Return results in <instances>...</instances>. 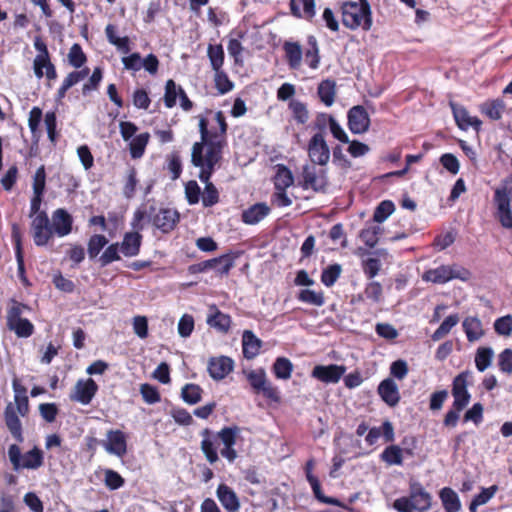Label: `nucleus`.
Here are the masks:
<instances>
[{
	"label": "nucleus",
	"instance_id": "8fccbe9b",
	"mask_svg": "<svg viewBox=\"0 0 512 512\" xmlns=\"http://www.w3.org/2000/svg\"><path fill=\"white\" fill-rule=\"evenodd\" d=\"M341 273L342 267L340 264H331L322 270L321 282L326 287H332L339 279Z\"/></svg>",
	"mask_w": 512,
	"mask_h": 512
},
{
	"label": "nucleus",
	"instance_id": "bb28decb",
	"mask_svg": "<svg viewBox=\"0 0 512 512\" xmlns=\"http://www.w3.org/2000/svg\"><path fill=\"white\" fill-rule=\"evenodd\" d=\"M216 495L221 505L228 512H236L240 508V501L234 490L228 485L221 483L218 485Z\"/></svg>",
	"mask_w": 512,
	"mask_h": 512
},
{
	"label": "nucleus",
	"instance_id": "ea45409f",
	"mask_svg": "<svg viewBox=\"0 0 512 512\" xmlns=\"http://www.w3.org/2000/svg\"><path fill=\"white\" fill-rule=\"evenodd\" d=\"M149 139L150 134L148 132H144L136 135L130 140L129 152L133 159L141 158L144 155Z\"/></svg>",
	"mask_w": 512,
	"mask_h": 512
},
{
	"label": "nucleus",
	"instance_id": "9b49d317",
	"mask_svg": "<svg viewBox=\"0 0 512 512\" xmlns=\"http://www.w3.org/2000/svg\"><path fill=\"white\" fill-rule=\"evenodd\" d=\"M494 217L505 229H512V210L509 192L506 187L496 188L493 196Z\"/></svg>",
	"mask_w": 512,
	"mask_h": 512
},
{
	"label": "nucleus",
	"instance_id": "f3484780",
	"mask_svg": "<svg viewBox=\"0 0 512 512\" xmlns=\"http://www.w3.org/2000/svg\"><path fill=\"white\" fill-rule=\"evenodd\" d=\"M98 388L97 383L92 378L80 379L76 382L73 392L70 394V400L88 405L96 395Z\"/></svg>",
	"mask_w": 512,
	"mask_h": 512
},
{
	"label": "nucleus",
	"instance_id": "7c9ffc66",
	"mask_svg": "<svg viewBox=\"0 0 512 512\" xmlns=\"http://www.w3.org/2000/svg\"><path fill=\"white\" fill-rule=\"evenodd\" d=\"M207 323L221 333H227L231 327L232 319L228 314L220 311L216 305L210 307Z\"/></svg>",
	"mask_w": 512,
	"mask_h": 512
},
{
	"label": "nucleus",
	"instance_id": "473e14b6",
	"mask_svg": "<svg viewBox=\"0 0 512 512\" xmlns=\"http://www.w3.org/2000/svg\"><path fill=\"white\" fill-rule=\"evenodd\" d=\"M307 45V49L303 52L305 62L310 69L316 70L318 69L321 60L320 48L316 37L309 35L307 37Z\"/></svg>",
	"mask_w": 512,
	"mask_h": 512
},
{
	"label": "nucleus",
	"instance_id": "a18cd8bd",
	"mask_svg": "<svg viewBox=\"0 0 512 512\" xmlns=\"http://www.w3.org/2000/svg\"><path fill=\"white\" fill-rule=\"evenodd\" d=\"M207 56L214 72H218L219 69H222L225 54L221 44H209L207 48Z\"/></svg>",
	"mask_w": 512,
	"mask_h": 512
},
{
	"label": "nucleus",
	"instance_id": "f704fd0d",
	"mask_svg": "<svg viewBox=\"0 0 512 512\" xmlns=\"http://www.w3.org/2000/svg\"><path fill=\"white\" fill-rule=\"evenodd\" d=\"M462 326L469 342L477 341L484 335L482 322L476 316L466 317Z\"/></svg>",
	"mask_w": 512,
	"mask_h": 512
},
{
	"label": "nucleus",
	"instance_id": "774afa93",
	"mask_svg": "<svg viewBox=\"0 0 512 512\" xmlns=\"http://www.w3.org/2000/svg\"><path fill=\"white\" fill-rule=\"evenodd\" d=\"M498 367L501 372L512 374V349L506 348L498 355Z\"/></svg>",
	"mask_w": 512,
	"mask_h": 512
},
{
	"label": "nucleus",
	"instance_id": "c9c22d12",
	"mask_svg": "<svg viewBox=\"0 0 512 512\" xmlns=\"http://www.w3.org/2000/svg\"><path fill=\"white\" fill-rule=\"evenodd\" d=\"M317 94L320 98L321 102L330 107L336 97V82L333 79H324L322 80L317 88Z\"/></svg>",
	"mask_w": 512,
	"mask_h": 512
},
{
	"label": "nucleus",
	"instance_id": "de8ad7c7",
	"mask_svg": "<svg viewBox=\"0 0 512 512\" xmlns=\"http://www.w3.org/2000/svg\"><path fill=\"white\" fill-rule=\"evenodd\" d=\"M35 76L41 79L46 76L48 80H55L57 78V71L55 65L51 60L41 61L39 60L36 65L33 66Z\"/></svg>",
	"mask_w": 512,
	"mask_h": 512
},
{
	"label": "nucleus",
	"instance_id": "5fc2aeb1",
	"mask_svg": "<svg viewBox=\"0 0 512 512\" xmlns=\"http://www.w3.org/2000/svg\"><path fill=\"white\" fill-rule=\"evenodd\" d=\"M202 388L193 383L186 384L181 391V396L184 402L194 405L201 400Z\"/></svg>",
	"mask_w": 512,
	"mask_h": 512
},
{
	"label": "nucleus",
	"instance_id": "393cba45",
	"mask_svg": "<svg viewBox=\"0 0 512 512\" xmlns=\"http://www.w3.org/2000/svg\"><path fill=\"white\" fill-rule=\"evenodd\" d=\"M282 49L284 58L291 70H299L302 65L303 50L299 42L285 41Z\"/></svg>",
	"mask_w": 512,
	"mask_h": 512
},
{
	"label": "nucleus",
	"instance_id": "603ef678",
	"mask_svg": "<svg viewBox=\"0 0 512 512\" xmlns=\"http://www.w3.org/2000/svg\"><path fill=\"white\" fill-rule=\"evenodd\" d=\"M297 299L303 303L314 305V306H322L325 303V298L323 292H316L310 289H302L298 295Z\"/></svg>",
	"mask_w": 512,
	"mask_h": 512
},
{
	"label": "nucleus",
	"instance_id": "ddd939ff",
	"mask_svg": "<svg viewBox=\"0 0 512 512\" xmlns=\"http://www.w3.org/2000/svg\"><path fill=\"white\" fill-rule=\"evenodd\" d=\"M149 217L152 224L163 233L171 232L179 222V213L171 208H160L150 206Z\"/></svg>",
	"mask_w": 512,
	"mask_h": 512
},
{
	"label": "nucleus",
	"instance_id": "3c124183",
	"mask_svg": "<svg viewBox=\"0 0 512 512\" xmlns=\"http://www.w3.org/2000/svg\"><path fill=\"white\" fill-rule=\"evenodd\" d=\"M108 244L107 238L102 234L92 235L87 244V252L90 259L96 258L101 250Z\"/></svg>",
	"mask_w": 512,
	"mask_h": 512
},
{
	"label": "nucleus",
	"instance_id": "58836bf2",
	"mask_svg": "<svg viewBox=\"0 0 512 512\" xmlns=\"http://www.w3.org/2000/svg\"><path fill=\"white\" fill-rule=\"evenodd\" d=\"M276 174L274 176L275 190L287 189L294 183V176L291 170L284 164L276 165Z\"/></svg>",
	"mask_w": 512,
	"mask_h": 512
},
{
	"label": "nucleus",
	"instance_id": "052dcab7",
	"mask_svg": "<svg viewBox=\"0 0 512 512\" xmlns=\"http://www.w3.org/2000/svg\"><path fill=\"white\" fill-rule=\"evenodd\" d=\"M394 210V203L390 200H384L376 207L373 214V220L377 223H382L394 212Z\"/></svg>",
	"mask_w": 512,
	"mask_h": 512
},
{
	"label": "nucleus",
	"instance_id": "1a4fd4ad",
	"mask_svg": "<svg viewBox=\"0 0 512 512\" xmlns=\"http://www.w3.org/2000/svg\"><path fill=\"white\" fill-rule=\"evenodd\" d=\"M23 309H28V306L14 302L7 312V327L19 338H28L34 333V325L27 318L21 317Z\"/></svg>",
	"mask_w": 512,
	"mask_h": 512
},
{
	"label": "nucleus",
	"instance_id": "6e6552de",
	"mask_svg": "<svg viewBox=\"0 0 512 512\" xmlns=\"http://www.w3.org/2000/svg\"><path fill=\"white\" fill-rule=\"evenodd\" d=\"M8 457L15 471L36 470L44 464L43 451L36 446L22 455L19 445L12 444L8 448Z\"/></svg>",
	"mask_w": 512,
	"mask_h": 512
},
{
	"label": "nucleus",
	"instance_id": "a211bd4d",
	"mask_svg": "<svg viewBox=\"0 0 512 512\" xmlns=\"http://www.w3.org/2000/svg\"><path fill=\"white\" fill-rule=\"evenodd\" d=\"M346 371L343 365H316L311 371V377L323 383H338Z\"/></svg>",
	"mask_w": 512,
	"mask_h": 512
},
{
	"label": "nucleus",
	"instance_id": "c03bdc74",
	"mask_svg": "<svg viewBox=\"0 0 512 512\" xmlns=\"http://www.w3.org/2000/svg\"><path fill=\"white\" fill-rule=\"evenodd\" d=\"M272 371L276 378L287 380L291 377L293 372V364L286 357H278L276 358Z\"/></svg>",
	"mask_w": 512,
	"mask_h": 512
},
{
	"label": "nucleus",
	"instance_id": "c85d7f7f",
	"mask_svg": "<svg viewBox=\"0 0 512 512\" xmlns=\"http://www.w3.org/2000/svg\"><path fill=\"white\" fill-rule=\"evenodd\" d=\"M383 436L385 442H393L395 439L393 424L386 420L382 423L381 427H372L369 429L368 434L365 437V441L368 445H374L378 439Z\"/></svg>",
	"mask_w": 512,
	"mask_h": 512
},
{
	"label": "nucleus",
	"instance_id": "4d7b16f0",
	"mask_svg": "<svg viewBox=\"0 0 512 512\" xmlns=\"http://www.w3.org/2000/svg\"><path fill=\"white\" fill-rule=\"evenodd\" d=\"M43 117L42 109L38 106L32 107V109L29 112L28 117V126L31 131V134L33 138H36L38 140L40 136V123Z\"/></svg>",
	"mask_w": 512,
	"mask_h": 512
},
{
	"label": "nucleus",
	"instance_id": "79ce46f5",
	"mask_svg": "<svg viewBox=\"0 0 512 512\" xmlns=\"http://www.w3.org/2000/svg\"><path fill=\"white\" fill-rule=\"evenodd\" d=\"M211 261V269H215L220 275H228L234 267L235 256L231 253L223 254L219 257L209 259Z\"/></svg>",
	"mask_w": 512,
	"mask_h": 512
},
{
	"label": "nucleus",
	"instance_id": "f03ea898",
	"mask_svg": "<svg viewBox=\"0 0 512 512\" xmlns=\"http://www.w3.org/2000/svg\"><path fill=\"white\" fill-rule=\"evenodd\" d=\"M240 431L241 428L237 425L225 426L216 434H214L209 428H204L200 433L202 436L200 448L206 460L211 465L215 464L219 460L217 448L213 441V438L216 437L223 444V448L220 450L221 456L229 463H233L238 457V453L234 446L237 443Z\"/></svg>",
	"mask_w": 512,
	"mask_h": 512
},
{
	"label": "nucleus",
	"instance_id": "e2e57ef3",
	"mask_svg": "<svg viewBox=\"0 0 512 512\" xmlns=\"http://www.w3.org/2000/svg\"><path fill=\"white\" fill-rule=\"evenodd\" d=\"M137 184V170L135 169V167H129L127 171L126 181L123 186V194L126 198L130 199L134 196Z\"/></svg>",
	"mask_w": 512,
	"mask_h": 512
},
{
	"label": "nucleus",
	"instance_id": "c756f323",
	"mask_svg": "<svg viewBox=\"0 0 512 512\" xmlns=\"http://www.w3.org/2000/svg\"><path fill=\"white\" fill-rule=\"evenodd\" d=\"M291 14L296 18L312 21L315 17V0H290Z\"/></svg>",
	"mask_w": 512,
	"mask_h": 512
},
{
	"label": "nucleus",
	"instance_id": "0eeeda50",
	"mask_svg": "<svg viewBox=\"0 0 512 512\" xmlns=\"http://www.w3.org/2000/svg\"><path fill=\"white\" fill-rule=\"evenodd\" d=\"M471 276L472 273L469 269L458 263H452L442 264L424 271L422 279L433 284H445L455 279L467 282Z\"/></svg>",
	"mask_w": 512,
	"mask_h": 512
},
{
	"label": "nucleus",
	"instance_id": "bf43d9fd",
	"mask_svg": "<svg viewBox=\"0 0 512 512\" xmlns=\"http://www.w3.org/2000/svg\"><path fill=\"white\" fill-rule=\"evenodd\" d=\"M119 252L121 251L118 242L111 243L109 246H107L99 258L101 266L105 267L112 262L119 261L121 259Z\"/></svg>",
	"mask_w": 512,
	"mask_h": 512
},
{
	"label": "nucleus",
	"instance_id": "dca6fc26",
	"mask_svg": "<svg viewBox=\"0 0 512 512\" xmlns=\"http://www.w3.org/2000/svg\"><path fill=\"white\" fill-rule=\"evenodd\" d=\"M347 124L353 134H363L369 130L371 120L364 106L356 105L349 109Z\"/></svg>",
	"mask_w": 512,
	"mask_h": 512
},
{
	"label": "nucleus",
	"instance_id": "39448f33",
	"mask_svg": "<svg viewBox=\"0 0 512 512\" xmlns=\"http://www.w3.org/2000/svg\"><path fill=\"white\" fill-rule=\"evenodd\" d=\"M342 24L350 29L362 28L369 31L372 27V11L368 0L345 1L341 7Z\"/></svg>",
	"mask_w": 512,
	"mask_h": 512
},
{
	"label": "nucleus",
	"instance_id": "e433bc0d",
	"mask_svg": "<svg viewBox=\"0 0 512 512\" xmlns=\"http://www.w3.org/2000/svg\"><path fill=\"white\" fill-rule=\"evenodd\" d=\"M11 238L14 243L15 257H16V261H17L19 276L23 277V279L26 280L24 277L25 264H24V255H23V247H22V236H21V232L16 224H14L12 226Z\"/></svg>",
	"mask_w": 512,
	"mask_h": 512
},
{
	"label": "nucleus",
	"instance_id": "cd10ccee",
	"mask_svg": "<svg viewBox=\"0 0 512 512\" xmlns=\"http://www.w3.org/2000/svg\"><path fill=\"white\" fill-rule=\"evenodd\" d=\"M262 344V340L253 331L244 330L242 334V353L245 359L252 360L258 356Z\"/></svg>",
	"mask_w": 512,
	"mask_h": 512
},
{
	"label": "nucleus",
	"instance_id": "9d476101",
	"mask_svg": "<svg viewBox=\"0 0 512 512\" xmlns=\"http://www.w3.org/2000/svg\"><path fill=\"white\" fill-rule=\"evenodd\" d=\"M247 381L254 393L262 395L273 402L280 401L278 389L267 380L265 370L260 368L258 370H251L246 374Z\"/></svg>",
	"mask_w": 512,
	"mask_h": 512
},
{
	"label": "nucleus",
	"instance_id": "f8f14e48",
	"mask_svg": "<svg viewBox=\"0 0 512 512\" xmlns=\"http://www.w3.org/2000/svg\"><path fill=\"white\" fill-rule=\"evenodd\" d=\"M31 231L34 244L38 247L47 245L50 239H52L54 232L45 211H41L33 217Z\"/></svg>",
	"mask_w": 512,
	"mask_h": 512
},
{
	"label": "nucleus",
	"instance_id": "7ed1b4c3",
	"mask_svg": "<svg viewBox=\"0 0 512 512\" xmlns=\"http://www.w3.org/2000/svg\"><path fill=\"white\" fill-rule=\"evenodd\" d=\"M13 388L15 391V406L12 403L7 404L4 410V420L6 427L16 442L23 443V429L17 413H19L22 417L27 416L29 412V400L26 395V388L24 386H21L16 381H14Z\"/></svg>",
	"mask_w": 512,
	"mask_h": 512
},
{
	"label": "nucleus",
	"instance_id": "49530a36",
	"mask_svg": "<svg viewBox=\"0 0 512 512\" xmlns=\"http://www.w3.org/2000/svg\"><path fill=\"white\" fill-rule=\"evenodd\" d=\"M460 321L458 314L449 315L431 335L433 341H439L450 333L452 328Z\"/></svg>",
	"mask_w": 512,
	"mask_h": 512
},
{
	"label": "nucleus",
	"instance_id": "680f3d73",
	"mask_svg": "<svg viewBox=\"0 0 512 512\" xmlns=\"http://www.w3.org/2000/svg\"><path fill=\"white\" fill-rule=\"evenodd\" d=\"M361 267L366 278L372 280L381 270V261L379 258H367L362 260Z\"/></svg>",
	"mask_w": 512,
	"mask_h": 512
},
{
	"label": "nucleus",
	"instance_id": "423d86ee",
	"mask_svg": "<svg viewBox=\"0 0 512 512\" xmlns=\"http://www.w3.org/2000/svg\"><path fill=\"white\" fill-rule=\"evenodd\" d=\"M433 497L418 481L409 483V494L394 500L397 512H427L432 508Z\"/></svg>",
	"mask_w": 512,
	"mask_h": 512
},
{
	"label": "nucleus",
	"instance_id": "412c9836",
	"mask_svg": "<svg viewBox=\"0 0 512 512\" xmlns=\"http://www.w3.org/2000/svg\"><path fill=\"white\" fill-rule=\"evenodd\" d=\"M234 367V362L227 356L212 357L208 362V372L214 380L224 379Z\"/></svg>",
	"mask_w": 512,
	"mask_h": 512
},
{
	"label": "nucleus",
	"instance_id": "09e8293b",
	"mask_svg": "<svg viewBox=\"0 0 512 512\" xmlns=\"http://www.w3.org/2000/svg\"><path fill=\"white\" fill-rule=\"evenodd\" d=\"M494 352L490 347H479L475 354V366L479 372L485 371L492 362Z\"/></svg>",
	"mask_w": 512,
	"mask_h": 512
},
{
	"label": "nucleus",
	"instance_id": "4468645a",
	"mask_svg": "<svg viewBox=\"0 0 512 512\" xmlns=\"http://www.w3.org/2000/svg\"><path fill=\"white\" fill-rule=\"evenodd\" d=\"M302 188L312 189L315 192H324L328 186L325 169H316L314 165H305L302 170Z\"/></svg>",
	"mask_w": 512,
	"mask_h": 512
},
{
	"label": "nucleus",
	"instance_id": "6ab92c4d",
	"mask_svg": "<svg viewBox=\"0 0 512 512\" xmlns=\"http://www.w3.org/2000/svg\"><path fill=\"white\" fill-rule=\"evenodd\" d=\"M107 440L103 441V447L112 455L122 458L127 453V436L119 429H111L106 434Z\"/></svg>",
	"mask_w": 512,
	"mask_h": 512
},
{
	"label": "nucleus",
	"instance_id": "f257e3e1",
	"mask_svg": "<svg viewBox=\"0 0 512 512\" xmlns=\"http://www.w3.org/2000/svg\"><path fill=\"white\" fill-rule=\"evenodd\" d=\"M198 118L201 141L195 142L192 146L191 163L200 168L198 177L205 184L202 205L212 207L219 202V191L210 179L222 160L223 145L215 139L217 135L210 137L207 130L208 120L204 116Z\"/></svg>",
	"mask_w": 512,
	"mask_h": 512
},
{
	"label": "nucleus",
	"instance_id": "5701e85b",
	"mask_svg": "<svg viewBox=\"0 0 512 512\" xmlns=\"http://www.w3.org/2000/svg\"><path fill=\"white\" fill-rule=\"evenodd\" d=\"M52 220L53 232L59 237H64L71 233L73 218L65 209H56L52 214Z\"/></svg>",
	"mask_w": 512,
	"mask_h": 512
},
{
	"label": "nucleus",
	"instance_id": "4be33fe9",
	"mask_svg": "<svg viewBox=\"0 0 512 512\" xmlns=\"http://www.w3.org/2000/svg\"><path fill=\"white\" fill-rule=\"evenodd\" d=\"M450 106L455 122L461 130L465 131L469 127L474 128L476 131L481 129L482 121L478 117L470 116L465 107L455 103H451Z\"/></svg>",
	"mask_w": 512,
	"mask_h": 512
},
{
	"label": "nucleus",
	"instance_id": "a19ab883",
	"mask_svg": "<svg viewBox=\"0 0 512 512\" xmlns=\"http://www.w3.org/2000/svg\"><path fill=\"white\" fill-rule=\"evenodd\" d=\"M311 486L314 497L321 503L333 505L337 507H344L341 501L334 497L324 495L321 487V483L317 477H309L307 480Z\"/></svg>",
	"mask_w": 512,
	"mask_h": 512
},
{
	"label": "nucleus",
	"instance_id": "6e6d98bb",
	"mask_svg": "<svg viewBox=\"0 0 512 512\" xmlns=\"http://www.w3.org/2000/svg\"><path fill=\"white\" fill-rule=\"evenodd\" d=\"M69 64L75 69H80L87 62V56L80 44L74 43L68 53Z\"/></svg>",
	"mask_w": 512,
	"mask_h": 512
},
{
	"label": "nucleus",
	"instance_id": "0e129e2a",
	"mask_svg": "<svg viewBox=\"0 0 512 512\" xmlns=\"http://www.w3.org/2000/svg\"><path fill=\"white\" fill-rule=\"evenodd\" d=\"M364 296L374 303H379L383 297V287L378 281H370L364 288Z\"/></svg>",
	"mask_w": 512,
	"mask_h": 512
},
{
	"label": "nucleus",
	"instance_id": "72a5a7b5",
	"mask_svg": "<svg viewBox=\"0 0 512 512\" xmlns=\"http://www.w3.org/2000/svg\"><path fill=\"white\" fill-rule=\"evenodd\" d=\"M439 498L441 500L445 512H459L461 509V501L458 494L450 487H444L439 491Z\"/></svg>",
	"mask_w": 512,
	"mask_h": 512
},
{
	"label": "nucleus",
	"instance_id": "4c0bfd02",
	"mask_svg": "<svg viewBox=\"0 0 512 512\" xmlns=\"http://www.w3.org/2000/svg\"><path fill=\"white\" fill-rule=\"evenodd\" d=\"M505 103L501 99H493L484 102L480 106L482 114L487 116L490 120H500L505 111Z\"/></svg>",
	"mask_w": 512,
	"mask_h": 512
},
{
	"label": "nucleus",
	"instance_id": "37998d69",
	"mask_svg": "<svg viewBox=\"0 0 512 512\" xmlns=\"http://www.w3.org/2000/svg\"><path fill=\"white\" fill-rule=\"evenodd\" d=\"M180 90L183 88L176 84L173 79H168L165 83V92H164V105L166 108H173L177 103V98L180 95Z\"/></svg>",
	"mask_w": 512,
	"mask_h": 512
},
{
	"label": "nucleus",
	"instance_id": "338daca9",
	"mask_svg": "<svg viewBox=\"0 0 512 512\" xmlns=\"http://www.w3.org/2000/svg\"><path fill=\"white\" fill-rule=\"evenodd\" d=\"M494 330L500 336H510L512 333V315L499 317L494 322Z\"/></svg>",
	"mask_w": 512,
	"mask_h": 512
},
{
	"label": "nucleus",
	"instance_id": "13d9d810",
	"mask_svg": "<svg viewBox=\"0 0 512 512\" xmlns=\"http://www.w3.org/2000/svg\"><path fill=\"white\" fill-rule=\"evenodd\" d=\"M214 84L215 88L221 95L230 92L234 87L233 82L229 79L227 73L222 69H219L218 72H215Z\"/></svg>",
	"mask_w": 512,
	"mask_h": 512
},
{
	"label": "nucleus",
	"instance_id": "aec40b11",
	"mask_svg": "<svg viewBox=\"0 0 512 512\" xmlns=\"http://www.w3.org/2000/svg\"><path fill=\"white\" fill-rule=\"evenodd\" d=\"M377 393L389 407L397 406L401 399L398 385L392 377L385 378L379 383Z\"/></svg>",
	"mask_w": 512,
	"mask_h": 512
},
{
	"label": "nucleus",
	"instance_id": "2f4dec72",
	"mask_svg": "<svg viewBox=\"0 0 512 512\" xmlns=\"http://www.w3.org/2000/svg\"><path fill=\"white\" fill-rule=\"evenodd\" d=\"M403 453L412 456L413 450L411 448L402 449L398 445H389L383 450L380 458L388 465L401 466L403 464Z\"/></svg>",
	"mask_w": 512,
	"mask_h": 512
},
{
	"label": "nucleus",
	"instance_id": "b1692460",
	"mask_svg": "<svg viewBox=\"0 0 512 512\" xmlns=\"http://www.w3.org/2000/svg\"><path fill=\"white\" fill-rule=\"evenodd\" d=\"M271 212V208L265 202H258L241 213V220L247 225H256L267 217Z\"/></svg>",
	"mask_w": 512,
	"mask_h": 512
},
{
	"label": "nucleus",
	"instance_id": "a878e982",
	"mask_svg": "<svg viewBox=\"0 0 512 512\" xmlns=\"http://www.w3.org/2000/svg\"><path fill=\"white\" fill-rule=\"evenodd\" d=\"M143 236L138 231L126 232L119 244L120 251L125 257H135L140 253Z\"/></svg>",
	"mask_w": 512,
	"mask_h": 512
},
{
	"label": "nucleus",
	"instance_id": "2eb2a0df",
	"mask_svg": "<svg viewBox=\"0 0 512 512\" xmlns=\"http://www.w3.org/2000/svg\"><path fill=\"white\" fill-rule=\"evenodd\" d=\"M307 152L309 159L313 164L325 166L329 162L330 149L324 136H321V134H314L310 138Z\"/></svg>",
	"mask_w": 512,
	"mask_h": 512
},
{
	"label": "nucleus",
	"instance_id": "69168bd1",
	"mask_svg": "<svg viewBox=\"0 0 512 512\" xmlns=\"http://www.w3.org/2000/svg\"><path fill=\"white\" fill-rule=\"evenodd\" d=\"M382 228L379 226H373L363 229L360 232V238L369 248H374L378 243V236L381 234Z\"/></svg>",
	"mask_w": 512,
	"mask_h": 512
},
{
	"label": "nucleus",
	"instance_id": "20e7f679",
	"mask_svg": "<svg viewBox=\"0 0 512 512\" xmlns=\"http://www.w3.org/2000/svg\"><path fill=\"white\" fill-rule=\"evenodd\" d=\"M470 376V371H463L453 379L451 393L454 401L443 419V425L447 428H454L457 426L460 413L470 402L471 395L467 390L468 379Z\"/></svg>",
	"mask_w": 512,
	"mask_h": 512
},
{
	"label": "nucleus",
	"instance_id": "864d4df0",
	"mask_svg": "<svg viewBox=\"0 0 512 512\" xmlns=\"http://www.w3.org/2000/svg\"><path fill=\"white\" fill-rule=\"evenodd\" d=\"M103 79V69L101 67H95L88 81L82 86V95L88 96L91 92L98 90L100 83Z\"/></svg>",
	"mask_w": 512,
	"mask_h": 512
}]
</instances>
